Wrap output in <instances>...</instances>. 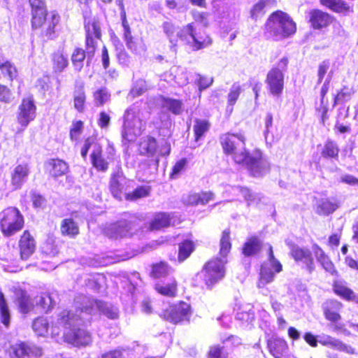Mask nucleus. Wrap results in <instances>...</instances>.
<instances>
[{
    "mask_svg": "<svg viewBox=\"0 0 358 358\" xmlns=\"http://www.w3.org/2000/svg\"><path fill=\"white\" fill-rule=\"evenodd\" d=\"M64 310L58 314L52 322L51 336L57 338L62 333L64 341L76 347L91 344V334L82 326L90 321V317L85 315L83 309Z\"/></svg>",
    "mask_w": 358,
    "mask_h": 358,
    "instance_id": "obj_1",
    "label": "nucleus"
},
{
    "mask_svg": "<svg viewBox=\"0 0 358 358\" xmlns=\"http://www.w3.org/2000/svg\"><path fill=\"white\" fill-rule=\"evenodd\" d=\"M220 141L224 152L230 155L235 163L245 165L252 176L260 177L268 171L269 163L260 151L251 154L247 151L246 138L243 132L223 134Z\"/></svg>",
    "mask_w": 358,
    "mask_h": 358,
    "instance_id": "obj_2",
    "label": "nucleus"
},
{
    "mask_svg": "<svg viewBox=\"0 0 358 358\" xmlns=\"http://www.w3.org/2000/svg\"><path fill=\"white\" fill-rule=\"evenodd\" d=\"M149 113L143 110L139 105L131 106L124 113L122 130V141L124 143L134 142L145 129Z\"/></svg>",
    "mask_w": 358,
    "mask_h": 358,
    "instance_id": "obj_3",
    "label": "nucleus"
},
{
    "mask_svg": "<svg viewBox=\"0 0 358 358\" xmlns=\"http://www.w3.org/2000/svg\"><path fill=\"white\" fill-rule=\"evenodd\" d=\"M266 30L271 37L278 41L293 34L296 31V24L287 14L276 11L268 19Z\"/></svg>",
    "mask_w": 358,
    "mask_h": 358,
    "instance_id": "obj_4",
    "label": "nucleus"
},
{
    "mask_svg": "<svg viewBox=\"0 0 358 358\" xmlns=\"http://www.w3.org/2000/svg\"><path fill=\"white\" fill-rule=\"evenodd\" d=\"M76 308L83 309L85 315L90 317V315L96 310L102 313L110 319H115L118 317V309L110 303L101 301L94 300L85 295H78L74 299Z\"/></svg>",
    "mask_w": 358,
    "mask_h": 358,
    "instance_id": "obj_5",
    "label": "nucleus"
},
{
    "mask_svg": "<svg viewBox=\"0 0 358 358\" xmlns=\"http://www.w3.org/2000/svg\"><path fill=\"white\" fill-rule=\"evenodd\" d=\"M24 216L15 207H8L0 212V229L4 236L10 237L24 227Z\"/></svg>",
    "mask_w": 358,
    "mask_h": 358,
    "instance_id": "obj_6",
    "label": "nucleus"
},
{
    "mask_svg": "<svg viewBox=\"0 0 358 358\" xmlns=\"http://www.w3.org/2000/svg\"><path fill=\"white\" fill-rule=\"evenodd\" d=\"M225 259L215 258L208 262L202 271L197 274V278L202 279L208 288L222 280L225 274Z\"/></svg>",
    "mask_w": 358,
    "mask_h": 358,
    "instance_id": "obj_7",
    "label": "nucleus"
},
{
    "mask_svg": "<svg viewBox=\"0 0 358 358\" xmlns=\"http://www.w3.org/2000/svg\"><path fill=\"white\" fill-rule=\"evenodd\" d=\"M282 268V264L273 255L272 247L269 245L268 262L262 265L258 287H263L271 282L274 280L275 274L280 273Z\"/></svg>",
    "mask_w": 358,
    "mask_h": 358,
    "instance_id": "obj_8",
    "label": "nucleus"
},
{
    "mask_svg": "<svg viewBox=\"0 0 358 358\" xmlns=\"http://www.w3.org/2000/svg\"><path fill=\"white\" fill-rule=\"evenodd\" d=\"M135 222L120 220L103 229L104 234L110 238H122L131 236L136 231Z\"/></svg>",
    "mask_w": 358,
    "mask_h": 358,
    "instance_id": "obj_9",
    "label": "nucleus"
},
{
    "mask_svg": "<svg viewBox=\"0 0 358 358\" xmlns=\"http://www.w3.org/2000/svg\"><path fill=\"white\" fill-rule=\"evenodd\" d=\"M191 315L190 305L185 302L180 301L165 309L162 313L161 317L167 321L177 324L183 321H189Z\"/></svg>",
    "mask_w": 358,
    "mask_h": 358,
    "instance_id": "obj_10",
    "label": "nucleus"
},
{
    "mask_svg": "<svg viewBox=\"0 0 358 358\" xmlns=\"http://www.w3.org/2000/svg\"><path fill=\"white\" fill-rule=\"evenodd\" d=\"M186 37L184 42L189 44L195 50L204 48L211 44V39L205 32H196L193 23L183 27Z\"/></svg>",
    "mask_w": 358,
    "mask_h": 358,
    "instance_id": "obj_11",
    "label": "nucleus"
},
{
    "mask_svg": "<svg viewBox=\"0 0 358 358\" xmlns=\"http://www.w3.org/2000/svg\"><path fill=\"white\" fill-rule=\"evenodd\" d=\"M86 47L88 57H92L95 50L96 40L101 36L100 27L95 20H85Z\"/></svg>",
    "mask_w": 358,
    "mask_h": 358,
    "instance_id": "obj_12",
    "label": "nucleus"
},
{
    "mask_svg": "<svg viewBox=\"0 0 358 358\" xmlns=\"http://www.w3.org/2000/svg\"><path fill=\"white\" fill-rule=\"evenodd\" d=\"M36 107L34 101L30 99H24L19 106L17 114L18 123L25 128L36 117Z\"/></svg>",
    "mask_w": 358,
    "mask_h": 358,
    "instance_id": "obj_13",
    "label": "nucleus"
},
{
    "mask_svg": "<svg viewBox=\"0 0 358 358\" xmlns=\"http://www.w3.org/2000/svg\"><path fill=\"white\" fill-rule=\"evenodd\" d=\"M266 83L270 94L277 98L280 97L284 88V75L280 71L271 69L268 71Z\"/></svg>",
    "mask_w": 358,
    "mask_h": 358,
    "instance_id": "obj_14",
    "label": "nucleus"
},
{
    "mask_svg": "<svg viewBox=\"0 0 358 358\" xmlns=\"http://www.w3.org/2000/svg\"><path fill=\"white\" fill-rule=\"evenodd\" d=\"M291 255L299 264L310 273L314 270L313 258L311 252L308 249L294 246L291 250Z\"/></svg>",
    "mask_w": 358,
    "mask_h": 358,
    "instance_id": "obj_15",
    "label": "nucleus"
},
{
    "mask_svg": "<svg viewBox=\"0 0 358 358\" xmlns=\"http://www.w3.org/2000/svg\"><path fill=\"white\" fill-rule=\"evenodd\" d=\"M12 350L15 358H29L30 355L39 357L42 355V350L36 345L20 342L12 346Z\"/></svg>",
    "mask_w": 358,
    "mask_h": 358,
    "instance_id": "obj_16",
    "label": "nucleus"
},
{
    "mask_svg": "<svg viewBox=\"0 0 358 358\" xmlns=\"http://www.w3.org/2000/svg\"><path fill=\"white\" fill-rule=\"evenodd\" d=\"M162 28L166 36L173 46L176 45L178 40L183 41L185 39V31H183V27L179 29L171 21H165L162 24Z\"/></svg>",
    "mask_w": 358,
    "mask_h": 358,
    "instance_id": "obj_17",
    "label": "nucleus"
},
{
    "mask_svg": "<svg viewBox=\"0 0 358 358\" xmlns=\"http://www.w3.org/2000/svg\"><path fill=\"white\" fill-rule=\"evenodd\" d=\"M29 174V168L27 164H19L16 166L11 173V185L14 189L21 188L27 181Z\"/></svg>",
    "mask_w": 358,
    "mask_h": 358,
    "instance_id": "obj_18",
    "label": "nucleus"
},
{
    "mask_svg": "<svg viewBox=\"0 0 358 358\" xmlns=\"http://www.w3.org/2000/svg\"><path fill=\"white\" fill-rule=\"evenodd\" d=\"M323 311L325 318L332 322H336L341 320L339 312L343 308L341 302L336 300H329L324 303Z\"/></svg>",
    "mask_w": 358,
    "mask_h": 358,
    "instance_id": "obj_19",
    "label": "nucleus"
},
{
    "mask_svg": "<svg viewBox=\"0 0 358 358\" xmlns=\"http://www.w3.org/2000/svg\"><path fill=\"white\" fill-rule=\"evenodd\" d=\"M22 259H27L35 251L36 245L28 231H24L19 243Z\"/></svg>",
    "mask_w": 358,
    "mask_h": 358,
    "instance_id": "obj_20",
    "label": "nucleus"
},
{
    "mask_svg": "<svg viewBox=\"0 0 358 358\" xmlns=\"http://www.w3.org/2000/svg\"><path fill=\"white\" fill-rule=\"evenodd\" d=\"M318 342L322 345L328 346L339 351L345 352L349 354L354 353V350L352 348L345 345L338 339H336L327 334L319 335Z\"/></svg>",
    "mask_w": 358,
    "mask_h": 358,
    "instance_id": "obj_21",
    "label": "nucleus"
},
{
    "mask_svg": "<svg viewBox=\"0 0 358 358\" xmlns=\"http://www.w3.org/2000/svg\"><path fill=\"white\" fill-rule=\"evenodd\" d=\"M268 348L275 358H287L288 347L285 340L272 338L268 341Z\"/></svg>",
    "mask_w": 358,
    "mask_h": 358,
    "instance_id": "obj_22",
    "label": "nucleus"
},
{
    "mask_svg": "<svg viewBox=\"0 0 358 358\" xmlns=\"http://www.w3.org/2000/svg\"><path fill=\"white\" fill-rule=\"evenodd\" d=\"M127 180L120 171L114 173L110 178V189L113 196L117 199L121 200L124 186Z\"/></svg>",
    "mask_w": 358,
    "mask_h": 358,
    "instance_id": "obj_23",
    "label": "nucleus"
},
{
    "mask_svg": "<svg viewBox=\"0 0 358 358\" xmlns=\"http://www.w3.org/2000/svg\"><path fill=\"white\" fill-rule=\"evenodd\" d=\"M92 166L99 171L106 172L108 169V161L102 155V149L100 145H94V150L90 155Z\"/></svg>",
    "mask_w": 358,
    "mask_h": 358,
    "instance_id": "obj_24",
    "label": "nucleus"
},
{
    "mask_svg": "<svg viewBox=\"0 0 358 358\" xmlns=\"http://www.w3.org/2000/svg\"><path fill=\"white\" fill-rule=\"evenodd\" d=\"M332 17L327 13L320 10H313L310 13V22L314 29H322L328 26Z\"/></svg>",
    "mask_w": 358,
    "mask_h": 358,
    "instance_id": "obj_25",
    "label": "nucleus"
},
{
    "mask_svg": "<svg viewBox=\"0 0 358 358\" xmlns=\"http://www.w3.org/2000/svg\"><path fill=\"white\" fill-rule=\"evenodd\" d=\"M155 290L160 294L173 297L177 292V282L173 278H169L166 281H160L155 284Z\"/></svg>",
    "mask_w": 358,
    "mask_h": 358,
    "instance_id": "obj_26",
    "label": "nucleus"
},
{
    "mask_svg": "<svg viewBox=\"0 0 358 358\" xmlns=\"http://www.w3.org/2000/svg\"><path fill=\"white\" fill-rule=\"evenodd\" d=\"M173 214L166 213H158L155 215L150 222V229L159 230L174 224Z\"/></svg>",
    "mask_w": 358,
    "mask_h": 358,
    "instance_id": "obj_27",
    "label": "nucleus"
},
{
    "mask_svg": "<svg viewBox=\"0 0 358 358\" xmlns=\"http://www.w3.org/2000/svg\"><path fill=\"white\" fill-rule=\"evenodd\" d=\"M214 199V194L211 192L201 193H192L183 198L184 203L189 206L199 204L205 205Z\"/></svg>",
    "mask_w": 358,
    "mask_h": 358,
    "instance_id": "obj_28",
    "label": "nucleus"
},
{
    "mask_svg": "<svg viewBox=\"0 0 358 358\" xmlns=\"http://www.w3.org/2000/svg\"><path fill=\"white\" fill-rule=\"evenodd\" d=\"M157 103L174 115H180L184 110L183 103L179 99L159 96L157 97Z\"/></svg>",
    "mask_w": 358,
    "mask_h": 358,
    "instance_id": "obj_29",
    "label": "nucleus"
},
{
    "mask_svg": "<svg viewBox=\"0 0 358 358\" xmlns=\"http://www.w3.org/2000/svg\"><path fill=\"white\" fill-rule=\"evenodd\" d=\"M313 251L317 262L322 265L326 271L329 272L331 275L336 273V271L335 270L333 263L322 248H320L317 245H314L313 246Z\"/></svg>",
    "mask_w": 358,
    "mask_h": 358,
    "instance_id": "obj_30",
    "label": "nucleus"
},
{
    "mask_svg": "<svg viewBox=\"0 0 358 358\" xmlns=\"http://www.w3.org/2000/svg\"><path fill=\"white\" fill-rule=\"evenodd\" d=\"M234 192H238L244 198L248 206H257L262 199V196L254 192L250 191L249 189L243 187H236L233 188Z\"/></svg>",
    "mask_w": 358,
    "mask_h": 358,
    "instance_id": "obj_31",
    "label": "nucleus"
},
{
    "mask_svg": "<svg viewBox=\"0 0 358 358\" xmlns=\"http://www.w3.org/2000/svg\"><path fill=\"white\" fill-rule=\"evenodd\" d=\"M277 3V0H259L255 3L250 10L251 17L257 20L259 17L263 15L265 12L273 7Z\"/></svg>",
    "mask_w": 358,
    "mask_h": 358,
    "instance_id": "obj_32",
    "label": "nucleus"
},
{
    "mask_svg": "<svg viewBox=\"0 0 358 358\" xmlns=\"http://www.w3.org/2000/svg\"><path fill=\"white\" fill-rule=\"evenodd\" d=\"M262 242L256 236H252L247 240L243 245L242 252L245 257L256 255L261 250Z\"/></svg>",
    "mask_w": 358,
    "mask_h": 358,
    "instance_id": "obj_33",
    "label": "nucleus"
},
{
    "mask_svg": "<svg viewBox=\"0 0 358 358\" xmlns=\"http://www.w3.org/2000/svg\"><path fill=\"white\" fill-rule=\"evenodd\" d=\"M86 100L84 85L83 83H78L76 85L73 92L74 108L79 112L83 111Z\"/></svg>",
    "mask_w": 358,
    "mask_h": 358,
    "instance_id": "obj_34",
    "label": "nucleus"
},
{
    "mask_svg": "<svg viewBox=\"0 0 358 358\" xmlns=\"http://www.w3.org/2000/svg\"><path fill=\"white\" fill-rule=\"evenodd\" d=\"M320 2L337 13H348L352 11L351 6L343 0H320Z\"/></svg>",
    "mask_w": 358,
    "mask_h": 358,
    "instance_id": "obj_35",
    "label": "nucleus"
},
{
    "mask_svg": "<svg viewBox=\"0 0 358 358\" xmlns=\"http://www.w3.org/2000/svg\"><path fill=\"white\" fill-rule=\"evenodd\" d=\"M48 164L51 168L50 170V174L55 178L66 174L69 169L67 164L59 159H51Z\"/></svg>",
    "mask_w": 358,
    "mask_h": 358,
    "instance_id": "obj_36",
    "label": "nucleus"
},
{
    "mask_svg": "<svg viewBox=\"0 0 358 358\" xmlns=\"http://www.w3.org/2000/svg\"><path fill=\"white\" fill-rule=\"evenodd\" d=\"M332 74H333V72L330 71V73L328 75V77L324 80V82L322 86L321 90H320V96H321L320 102H321V105H322V108L319 110V112L321 111V113H322L321 116H322V120L323 122H324L325 120L327 118V113L328 108H327V106H324V97L329 90V86H330Z\"/></svg>",
    "mask_w": 358,
    "mask_h": 358,
    "instance_id": "obj_37",
    "label": "nucleus"
},
{
    "mask_svg": "<svg viewBox=\"0 0 358 358\" xmlns=\"http://www.w3.org/2000/svg\"><path fill=\"white\" fill-rule=\"evenodd\" d=\"M34 301L37 306H39L45 311L48 310L56 303L54 294H50L48 292L43 293L41 295L37 296Z\"/></svg>",
    "mask_w": 358,
    "mask_h": 358,
    "instance_id": "obj_38",
    "label": "nucleus"
},
{
    "mask_svg": "<svg viewBox=\"0 0 358 358\" xmlns=\"http://www.w3.org/2000/svg\"><path fill=\"white\" fill-rule=\"evenodd\" d=\"M52 322H51V323ZM32 328L38 336H44L49 330L51 331L52 326L50 328L49 327V322L45 317H38L34 321Z\"/></svg>",
    "mask_w": 358,
    "mask_h": 358,
    "instance_id": "obj_39",
    "label": "nucleus"
},
{
    "mask_svg": "<svg viewBox=\"0 0 358 358\" xmlns=\"http://www.w3.org/2000/svg\"><path fill=\"white\" fill-rule=\"evenodd\" d=\"M61 231L64 235L73 237L79 233V228L71 218H66L62 222Z\"/></svg>",
    "mask_w": 358,
    "mask_h": 358,
    "instance_id": "obj_40",
    "label": "nucleus"
},
{
    "mask_svg": "<svg viewBox=\"0 0 358 358\" xmlns=\"http://www.w3.org/2000/svg\"><path fill=\"white\" fill-rule=\"evenodd\" d=\"M17 303L20 311L22 313H27L34 306V302L24 292H22L17 297Z\"/></svg>",
    "mask_w": 358,
    "mask_h": 358,
    "instance_id": "obj_41",
    "label": "nucleus"
},
{
    "mask_svg": "<svg viewBox=\"0 0 358 358\" xmlns=\"http://www.w3.org/2000/svg\"><path fill=\"white\" fill-rule=\"evenodd\" d=\"M210 123L208 120L196 119L193 126L196 141H199L210 129Z\"/></svg>",
    "mask_w": 358,
    "mask_h": 358,
    "instance_id": "obj_42",
    "label": "nucleus"
},
{
    "mask_svg": "<svg viewBox=\"0 0 358 358\" xmlns=\"http://www.w3.org/2000/svg\"><path fill=\"white\" fill-rule=\"evenodd\" d=\"M53 69L56 72H62L69 64L68 58L63 51L58 50L53 55Z\"/></svg>",
    "mask_w": 358,
    "mask_h": 358,
    "instance_id": "obj_43",
    "label": "nucleus"
},
{
    "mask_svg": "<svg viewBox=\"0 0 358 358\" xmlns=\"http://www.w3.org/2000/svg\"><path fill=\"white\" fill-rule=\"evenodd\" d=\"M150 187L142 185L136 188L132 192L127 193L125 195L126 199L129 201H136L137 199L147 197L150 193Z\"/></svg>",
    "mask_w": 358,
    "mask_h": 358,
    "instance_id": "obj_44",
    "label": "nucleus"
},
{
    "mask_svg": "<svg viewBox=\"0 0 358 358\" xmlns=\"http://www.w3.org/2000/svg\"><path fill=\"white\" fill-rule=\"evenodd\" d=\"M333 288L334 292L348 300L351 294H352V290L347 287V283L343 280H335L333 284Z\"/></svg>",
    "mask_w": 358,
    "mask_h": 358,
    "instance_id": "obj_45",
    "label": "nucleus"
},
{
    "mask_svg": "<svg viewBox=\"0 0 358 358\" xmlns=\"http://www.w3.org/2000/svg\"><path fill=\"white\" fill-rule=\"evenodd\" d=\"M174 73L172 78L179 86H184L188 83L189 78L187 71L180 67H173L171 69V74Z\"/></svg>",
    "mask_w": 358,
    "mask_h": 358,
    "instance_id": "obj_46",
    "label": "nucleus"
},
{
    "mask_svg": "<svg viewBox=\"0 0 358 358\" xmlns=\"http://www.w3.org/2000/svg\"><path fill=\"white\" fill-rule=\"evenodd\" d=\"M60 20L59 15L55 11L51 12L46 18L45 24L48 26L45 29V35L51 38L55 34V27L58 24Z\"/></svg>",
    "mask_w": 358,
    "mask_h": 358,
    "instance_id": "obj_47",
    "label": "nucleus"
},
{
    "mask_svg": "<svg viewBox=\"0 0 358 358\" xmlns=\"http://www.w3.org/2000/svg\"><path fill=\"white\" fill-rule=\"evenodd\" d=\"M194 245L191 241H185L179 245L178 261L182 262L185 261L193 252Z\"/></svg>",
    "mask_w": 358,
    "mask_h": 358,
    "instance_id": "obj_48",
    "label": "nucleus"
},
{
    "mask_svg": "<svg viewBox=\"0 0 358 358\" xmlns=\"http://www.w3.org/2000/svg\"><path fill=\"white\" fill-rule=\"evenodd\" d=\"M337 208L338 206L336 203L327 199H322L318 202L317 212L326 215L332 213Z\"/></svg>",
    "mask_w": 358,
    "mask_h": 358,
    "instance_id": "obj_49",
    "label": "nucleus"
},
{
    "mask_svg": "<svg viewBox=\"0 0 358 358\" xmlns=\"http://www.w3.org/2000/svg\"><path fill=\"white\" fill-rule=\"evenodd\" d=\"M0 315L1 322L8 327L10 320V310L1 292H0Z\"/></svg>",
    "mask_w": 358,
    "mask_h": 358,
    "instance_id": "obj_50",
    "label": "nucleus"
},
{
    "mask_svg": "<svg viewBox=\"0 0 358 358\" xmlns=\"http://www.w3.org/2000/svg\"><path fill=\"white\" fill-rule=\"evenodd\" d=\"M172 273V269L165 262H160L153 266L152 274L155 278H163L170 275Z\"/></svg>",
    "mask_w": 358,
    "mask_h": 358,
    "instance_id": "obj_51",
    "label": "nucleus"
},
{
    "mask_svg": "<svg viewBox=\"0 0 358 358\" xmlns=\"http://www.w3.org/2000/svg\"><path fill=\"white\" fill-rule=\"evenodd\" d=\"M241 92H242L241 87L238 83H234L230 88V91L228 94V106H227V109L230 110V111L232 110L233 106L236 103Z\"/></svg>",
    "mask_w": 358,
    "mask_h": 358,
    "instance_id": "obj_52",
    "label": "nucleus"
},
{
    "mask_svg": "<svg viewBox=\"0 0 358 358\" xmlns=\"http://www.w3.org/2000/svg\"><path fill=\"white\" fill-rule=\"evenodd\" d=\"M231 243H230V236L229 231L224 230L222 233V236L220 240V253L222 257V259H224L227 257V254L231 250Z\"/></svg>",
    "mask_w": 358,
    "mask_h": 358,
    "instance_id": "obj_53",
    "label": "nucleus"
},
{
    "mask_svg": "<svg viewBox=\"0 0 358 358\" xmlns=\"http://www.w3.org/2000/svg\"><path fill=\"white\" fill-rule=\"evenodd\" d=\"M339 149L336 143L327 141L322 151V157L325 158H336L338 155Z\"/></svg>",
    "mask_w": 358,
    "mask_h": 358,
    "instance_id": "obj_54",
    "label": "nucleus"
},
{
    "mask_svg": "<svg viewBox=\"0 0 358 358\" xmlns=\"http://www.w3.org/2000/svg\"><path fill=\"white\" fill-rule=\"evenodd\" d=\"M157 141L152 137H148L141 144V152L148 155H153L157 150Z\"/></svg>",
    "mask_w": 358,
    "mask_h": 358,
    "instance_id": "obj_55",
    "label": "nucleus"
},
{
    "mask_svg": "<svg viewBox=\"0 0 358 358\" xmlns=\"http://www.w3.org/2000/svg\"><path fill=\"white\" fill-rule=\"evenodd\" d=\"M85 58V52L81 48H76L72 54L71 61L77 71H80L83 66V62Z\"/></svg>",
    "mask_w": 358,
    "mask_h": 358,
    "instance_id": "obj_56",
    "label": "nucleus"
},
{
    "mask_svg": "<svg viewBox=\"0 0 358 358\" xmlns=\"http://www.w3.org/2000/svg\"><path fill=\"white\" fill-rule=\"evenodd\" d=\"M123 37L127 48L136 54L139 53L138 47L136 42L134 41L130 28L123 29Z\"/></svg>",
    "mask_w": 358,
    "mask_h": 358,
    "instance_id": "obj_57",
    "label": "nucleus"
},
{
    "mask_svg": "<svg viewBox=\"0 0 358 358\" xmlns=\"http://www.w3.org/2000/svg\"><path fill=\"white\" fill-rule=\"evenodd\" d=\"M32 20L31 24L34 29L41 27L46 20V10L45 11H31Z\"/></svg>",
    "mask_w": 358,
    "mask_h": 358,
    "instance_id": "obj_58",
    "label": "nucleus"
},
{
    "mask_svg": "<svg viewBox=\"0 0 358 358\" xmlns=\"http://www.w3.org/2000/svg\"><path fill=\"white\" fill-rule=\"evenodd\" d=\"M148 90V85L146 81L143 79L137 80L132 89L130 91L129 94L132 97H136L141 95Z\"/></svg>",
    "mask_w": 358,
    "mask_h": 358,
    "instance_id": "obj_59",
    "label": "nucleus"
},
{
    "mask_svg": "<svg viewBox=\"0 0 358 358\" xmlns=\"http://www.w3.org/2000/svg\"><path fill=\"white\" fill-rule=\"evenodd\" d=\"M352 95V92L348 87H344L335 96L334 99V106L338 104H342L346 101H348Z\"/></svg>",
    "mask_w": 358,
    "mask_h": 358,
    "instance_id": "obj_60",
    "label": "nucleus"
},
{
    "mask_svg": "<svg viewBox=\"0 0 358 358\" xmlns=\"http://www.w3.org/2000/svg\"><path fill=\"white\" fill-rule=\"evenodd\" d=\"M110 94L106 87H101L94 93V98L97 105H103L110 99Z\"/></svg>",
    "mask_w": 358,
    "mask_h": 358,
    "instance_id": "obj_61",
    "label": "nucleus"
},
{
    "mask_svg": "<svg viewBox=\"0 0 358 358\" xmlns=\"http://www.w3.org/2000/svg\"><path fill=\"white\" fill-rule=\"evenodd\" d=\"M0 69L3 74L8 76L10 80L17 76L16 68L9 62L0 64Z\"/></svg>",
    "mask_w": 358,
    "mask_h": 358,
    "instance_id": "obj_62",
    "label": "nucleus"
},
{
    "mask_svg": "<svg viewBox=\"0 0 358 358\" xmlns=\"http://www.w3.org/2000/svg\"><path fill=\"white\" fill-rule=\"evenodd\" d=\"M187 165V159L182 158L176 163L172 169V172L170 175L172 179L177 178L180 173L185 170Z\"/></svg>",
    "mask_w": 358,
    "mask_h": 358,
    "instance_id": "obj_63",
    "label": "nucleus"
},
{
    "mask_svg": "<svg viewBox=\"0 0 358 358\" xmlns=\"http://www.w3.org/2000/svg\"><path fill=\"white\" fill-rule=\"evenodd\" d=\"M83 123L81 121H77L72 124L70 130V137L73 141H77L83 131Z\"/></svg>",
    "mask_w": 358,
    "mask_h": 358,
    "instance_id": "obj_64",
    "label": "nucleus"
}]
</instances>
